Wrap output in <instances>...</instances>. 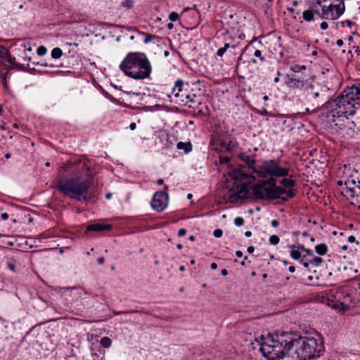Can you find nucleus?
<instances>
[{
    "label": "nucleus",
    "mask_w": 360,
    "mask_h": 360,
    "mask_svg": "<svg viewBox=\"0 0 360 360\" xmlns=\"http://www.w3.org/2000/svg\"><path fill=\"white\" fill-rule=\"evenodd\" d=\"M238 158L242 160L245 165H247L250 169H252V172H254V169H257V167H255V155H248L245 153H240L238 155Z\"/></svg>",
    "instance_id": "dca6fc26"
},
{
    "label": "nucleus",
    "mask_w": 360,
    "mask_h": 360,
    "mask_svg": "<svg viewBox=\"0 0 360 360\" xmlns=\"http://www.w3.org/2000/svg\"><path fill=\"white\" fill-rule=\"evenodd\" d=\"M254 56L255 57L259 58L260 59V60H262V61L264 60V58L262 56V52L258 49L255 51Z\"/></svg>",
    "instance_id": "c9c22d12"
},
{
    "label": "nucleus",
    "mask_w": 360,
    "mask_h": 360,
    "mask_svg": "<svg viewBox=\"0 0 360 360\" xmlns=\"http://www.w3.org/2000/svg\"><path fill=\"white\" fill-rule=\"evenodd\" d=\"M355 53H356L358 55L360 54V47H359V46L356 47Z\"/></svg>",
    "instance_id": "774afa93"
},
{
    "label": "nucleus",
    "mask_w": 360,
    "mask_h": 360,
    "mask_svg": "<svg viewBox=\"0 0 360 360\" xmlns=\"http://www.w3.org/2000/svg\"><path fill=\"white\" fill-rule=\"evenodd\" d=\"M141 312V311L138 310H131V311H119V312H115V314H133V313H138Z\"/></svg>",
    "instance_id": "ea45409f"
},
{
    "label": "nucleus",
    "mask_w": 360,
    "mask_h": 360,
    "mask_svg": "<svg viewBox=\"0 0 360 360\" xmlns=\"http://www.w3.org/2000/svg\"><path fill=\"white\" fill-rule=\"evenodd\" d=\"M136 123H134V122H132V123H131V124H129V129H130L131 130H134V129H136Z\"/></svg>",
    "instance_id": "864d4df0"
},
{
    "label": "nucleus",
    "mask_w": 360,
    "mask_h": 360,
    "mask_svg": "<svg viewBox=\"0 0 360 360\" xmlns=\"http://www.w3.org/2000/svg\"><path fill=\"white\" fill-rule=\"evenodd\" d=\"M120 68L127 76L135 79L148 78L151 72L148 58L140 52L129 53L120 63Z\"/></svg>",
    "instance_id": "39448f33"
},
{
    "label": "nucleus",
    "mask_w": 360,
    "mask_h": 360,
    "mask_svg": "<svg viewBox=\"0 0 360 360\" xmlns=\"http://www.w3.org/2000/svg\"><path fill=\"white\" fill-rule=\"evenodd\" d=\"M210 267L212 269H216L217 268V264L213 262L211 264Z\"/></svg>",
    "instance_id": "bf43d9fd"
},
{
    "label": "nucleus",
    "mask_w": 360,
    "mask_h": 360,
    "mask_svg": "<svg viewBox=\"0 0 360 360\" xmlns=\"http://www.w3.org/2000/svg\"><path fill=\"white\" fill-rule=\"evenodd\" d=\"M285 194H286L288 198H292L295 195V191L292 189L286 190Z\"/></svg>",
    "instance_id": "72a5a7b5"
},
{
    "label": "nucleus",
    "mask_w": 360,
    "mask_h": 360,
    "mask_svg": "<svg viewBox=\"0 0 360 360\" xmlns=\"http://www.w3.org/2000/svg\"><path fill=\"white\" fill-rule=\"evenodd\" d=\"M63 54V51L61 50V49L60 48H54L52 51H51V57L53 58H55V59H57V58H59L61 57Z\"/></svg>",
    "instance_id": "5701e85b"
},
{
    "label": "nucleus",
    "mask_w": 360,
    "mask_h": 360,
    "mask_svg": "<svg viewBox=\"0 0 360 360\" xmlns=\"http://www.w3.org/2000/svg\"><path fill=\"white\" fill-rule=\"evenodd\" d=\"M290 336L287 333H276L261 344L260 351L268 360H290L288 352L291 348Z\"/></svg>",
    "instance_id": "20e7f679"
},
{
    "label": "nucleus",
    "mask_w": 360,
    "mask_h": 360,
    "mask_svg": "<svg viewBox=\"0 0 360 360\" xmlns=\"http://www.w3.org/2000/svg\"><path fill=\"white\" fill-rule=\"evenodd\" d=\"M242 57H243V54H241V55L240 56V57L238 58V62H237V68H238L241 65V64H242V62H241V61H242V60H243V58H242ZM243 63H245V62H243Z\"/></svg>",
    "instance_id": "c03bdc74"
},
{
    "label": "nucleus",
    "mask_w": 360,
    "mask_h": 360,
    "mask_svg": "<svg viewBox=\"0 0 360 360\" xmlns=\"http://www.w3.org/2000/svg\"><path fill=\"white\" fill-rule=\"evenodd\" d=\"M288 269L290 272L293 273L295 271V267L294 266H290Z\"/></svg>",
    "instance_id": "680f3d73"
},
{
    "label": "nucleus",
    "mask_w": 360,
    "mask_h": 360,
    "mask_svg": "<svg viewBox=\"0 0 360 360\" xmlns=\"http://www.w3.org/2000/svg\"><path fill=\"white\" fill-rule=\"evenodd\" d=\"M281 184L285 188H292L295 186V181L294 180L284 178L280 181Z\"/></svg>",
    "instance_id": "4be33fe9"
},
{
    "label": "nucleus",
    "mask_w": 360,
    "mask_h": 360,
    "mask_svg": "<svg viewBox=\"0 0 360 360\" xmlns=\"http://www.w3.org/2000/svg\"><path fill=\"white\" fill-rule=\"evenodd\" d=\"M247 250L249 253H252L255 250V248L253 246H249Z\"/></svg>",
    "instance_id": "5fc2aeb1"
},
{
    "label": "nucleus",
    "mask_w": 360,
    "mask_h": 360,
    "mask_svg": "<svg viewBox=\"0 0 360 360\" xmlns=\"http://www.w3.org/2000/svg\"><path fill=\"white\" fill-rule=\"evenodd\" d=\"M341 25H342V27H345V25H347L349 28H352V26H355V24L352 21H351L349 20H347L345 21L341 22Z\"/></svg>",
    "instance_id": "473e14b6"
},
{
    "label": "nucleus",
    "mask_w": 360,
    "mask_h": 360,
    "mask_svg": "<svg viewBox=\"0 0 360 360\" xmlns=\"http://www.w3.org/2000/svg\"><path fill=\"white\" fill-rule=\"evenodd\" d=\"M173 27H174V25H173V24H172V22H170V23H169V24L167 25V28H168L169 30H172Z\"/></svg>",
    "instance_id": "338daca9"
},
{
    "label": "nucleus",
    "mask_w": 360,
    "mask_h": 360,
    "mask_svg": "<svg viewBox=\"0 0 360 360\" xmlns=\"http://www.w3.org/2000/svg\"><path fill=\"white\" fill-rule=\"evenodd\" d=\"M351 183L352 185H356L360 189V181L356 182L354 179H352Z\"/></svg>",
    "instance_id": "de8ad7c7"
},
{
    "label": "nucleus",
    "mask_w": 360,
    "mask_h": 360,
    "mask_svg": "<svg viewBox=\"0 0 360 360\" xmlns=\"http://www.w3.org/2000/svg\"><path fill=\"white\" fill-rule=\"evenodd\" d=\"M291 348L288 352L290 360H307L319 357L323 346L318 344L313 337H302L292 338L290 337Z\"/></svg>",
    "instance_id": "7ed1b4c3"
},
{
    "label": "nucleus",
    "mask_w": 360,
    "mask_h": 360,
    "mask_svg": "<svg viewBox=\"0 0 360 360\" xmlns=\"http://www.w3.org/2000/svg\"><path fill=\"white\" fill-rule=\"evenodd\" d=\"M309 262L315 266H319L323 262V259L319 257H314L313 259L309 260Z\"/></svg>",
    "instance_id": "393cba45"
},
{
    "label": "nucleus",
    "mask_w": 360,
    "mask_h": 360,
    "mask_svg": "<svg viewBox=\"0 0 360 360\" xmlns=\"http://www.w3.org/2000/svg\"><path fill=\"white\" fill-rule=\"evenodd\" d=\"M155 37H156L155 35L146 33L145 34L144 43L145 44H148L150 41H151L153 39H154Z\"/></svg>",
    "instance_id": "cd10ccee"
},
{
    "label": "nucleus",
    "mask_w": 360,
    "mask_h": 360,
    "mask_svg": "<svg viewBox=\"0 0 360 360\" xmlns=\"http://www.w3.org/2000/svg\"><path fill=\"white\" fill-rule=\"evenodd\" d=\"M223 231L221 229H215L213 232V235L216 238H220L222 236Z\"/></svg>",
    "instance_id": "e433bc0d"
},
{
    "label": "nucleus",
    "mask_w": 360,
    "mask_h": 360,
    "mask_svg": "<svg viewBox=\"0 0 360 360\" xmlns=\"http://www.w3.org/2000/svg\"><path fill=\"white\" fill-rule=\"evenodd\" d=\"M221 274L222 276H226L228 274V271L224 269L221 270Z\"/></svg>",
    "instance_id": "052dcab7"
},
{
    "label": "nucleus",
    "mask_w": 360,
    "mask_h": 360,
    "mask_svg": "<svg viewBox=\"0 0 360 360\" xmlns=\"http://www.w3.org/2000/svg\"><path fill=\"white\" fill-rule=\"evenodd\" d=\"M111 340L108 337H104L101 340V345L105 348H108L111 345Z\"/></svg>",
    "instance_id": "a878e982"
},
{
    "label": "nucleus",
    "mask_w": 360,
    "mask_h": 360,
    "mask_svg": "<svg viewBox=\"0 0 360 360\" xmlns=\"http://www.w3.org/2000/svg\"><path fill=\"white\" fill-rule=\"evenodd\" d=\"M122 6L127 9H129L133 6V1L131 0H124L122 2Z\"/></svg>",
    "instance_id": "c756f323"
},
{
    "label": "nucleus",
    "mask_w": 360,
    "mask_h": 360,
    "mask_svg": "<svg viewBox=\"0 0 360 360\" xmlns=\"http://www.w3.org/2000/svg\"><path fill=\"white\" fill-rule=\"evenodd\" d=\"M236 255L238 257H243V252H242L241 251H240V250H237V251L236 252Z\"/></svg>",
    "instance_id": "4d7b16f0"
},
{
    "label": "nucleus",
    "mask_w": 360,
    "mask_h": 360,
    "mask_svg": "<svg viewBox=\"0 0 360 360\" xmlns=\"http://www.w3.org/2000/svg\"><path fill=\"white\" fill-rule=\"evenodd\" d=\"M231 47L230 44L228 43L224 44V46L219 48L217 52V55L219 57H222L224 53L227 51L228 49Z\"/></svg>",
    "instance_id": "b1692460"
},
{
    "label": "nucleus",
    "mask_w": 360,
    "mask_h": 360,
    "mask_svg": "<svg viewBox=\"0 0 360 360\" xmlns=\"http://www.w3.org/2000/svg\"><path fill=\"white\" fill-rule=\"evenodd\" d=\"M289 168L281 166L280 160L278 159L264 160L257 169H254V173L261 178H266L268 176L285 177L289 175Z\"/></svg>",
    "instance_id": "423d86ee"
},
{
    "label": "nucleus",
    "mask_w": 360,
    "mask_h": 360,
    "mask_svg": "<svg viewBox=\"0 0 360 360\" xmlns=\"http://www.w3.org/2000/svg\"><path fill=\"white\" fill-rule=\"evenodd\" d=\"M37 53L39 56H44L46 53V48L44 46H40L37 48Z\"/></svg>",
    "instance_id": "2f4dec72"
},
{
    "label": "nucleus",
    "mask_w": 360,
    "mask_h": 360,
    "mask_svg": "<svg viewBox=\"0 0 360 360\" xmlns=\"http://www.w3.org/2000/svg\"><path fill=\"white\" fill-rule=\"evenodd\" d=\"M320 27L321 30H326L328 27V25L326 22H322L320 25Z\"/></svg>",
    "instance_id": "37998d69"
},
{
    "label": "nucleus",
    "mask_w": 360,
    "mask_h": 360,
    "mask_svg": "<svg viewBox=\"0 0 360 360\" xmlns=\"http://www.w3.org/2000/svg\"><path fill=\"white\" fill-rule=\"evenodd\" d=\"M345 6L338 2V4H323L321 6V18L325 20H336L345 12Z\"/></svg>",
    "instance_id": "0eeeda50"
},
{
    "label": "nucleus",
    "mask_w": 360,
    "mask_h": 360,
    "mask_svg": "<svg viewBox=\"0 0 360 360\" xmlns=\"http://www.w3.org/2000/svg\"><path fill=\"white\" fill-rule=\"evenodd\" d=\"M347 240L349 243H354L356 241V238L354 236H350L348 237Z\"/></svg>",
    "instance_id": "09e8293b"
},
{
    "label": "nucleus",
    "mask_w": 360,
    "mask_h": 360,
    "mask_svg": "<svg viewBox=\"0 0 360 360\" xmlns=\"http://www.w3.org/2000/svg\"><path fill=\"white\" fill-rule=\"evenodd\" d=\"M245 236L246 237H250V236H252V233H251V231H245Z\"/></svg>",
    "instance_id": "e2e57ef3"
},
{
    "label": "nucleus",
    "mask_w": 360,
    "mask_h": 360,
    "mask_svg": "<svg viewBox=\"0 0 360 360\" xmlns=\"http://www.w3.org/2000/svg\"><path fill=\"white\" fill-rule=\"evenodd\" d=\"M183 86L184 82L181 79H179L175 82V86L172 89V93L176 97L179 96V93L182 91Z\"/></svg>",
    "instance_id": "6ab92c4d"
},
{
    "label": "nucleus",
    "mask_w": 360,
    "mask_h": 360,
    "mask_svg": "<svg viewBox=\"0 0 360 360\" xmlns=\"http://www.w3.org/2000/svg\"><path fill=\"white\" fill-rule=\"evenodd\" d=\"M111 229L112 226L110 224H94L87 226L86 231H103L105 230H110Z\"/></svg>",
    "instance_id": "f3484780"
},
{
    "label": "nucleus",
    "mask_w": 360,
    "mask_h": 360,
    "mask_svg": "<svg viewBox=\"0 0 360 360\" xmlns=\"http://www.w3.org/2000/svg\"><path fill=\"white\" fill-rule=\"evenodd\" d=\"M280 241V239L278 238V236L276 235H273L271 236H270L269 238V243L271 244V245H277Z\"/></svg>",
    "instance_id": "bb28decb"
},
{
    "label": "nucleus",
    "mask_w": 360,
    "mask_h": 360,
    "mask_svg": "<svg viewBox=\"0 0 360 360\" xmlns=\"http://www.w3.org/2000/svg\"><path fill=\"white\" fill-rule=\"evenodd\" d=\"M244 223H245V221H244L243 218H242V217H238L234 219V224L237 226H241L244 224Z\"/></svg>",
    "instance_id": "7c9ffc66"
},
{
    "label": "nucleus",
    "mask_w": 360,
    "mask_h": 360,
    "mask_svg": "<svg viewBox=\"0 0 360 360\" xmlns=\"http://www.w3.org/2000/svg\"><path fill=\"white\" fill-rule=\"evenodd\" d=\"M292 249L290 251V257L295 260H298L301 258V252L295 249V245L290 246Z\"/></svg>",
    "instance_id": "412c9836"
},
{
    "label": "nucleus",
    "mask_w": 360,
    "mask_h": 360,
    "mask_svg": "<svg viewBox=\"0 0 360 360\" xmlns=\"http://www.w3.org/2000/svg\"><path fill=\"white\" fill-rule=\"evenodd\" d=\"M322 3H323V0L311 2L309 8L302 13L303 19L307 22H311L314 20L315 15L321 18Z\"/></svg>",
    "instance_id": "9b49d317"
},
{
    "label": "nucleus",
    "mask_w": 360,
    "mask_h": 360,
    "mask_svg": "<svg viewBox=\"0 0 360 360\" xmlns=\"http://www.w3.org/2000/svg\"><path fill=\"white\" fill-rule=\"evenodd\" d=\"M104 262H105L104 257H100L98 259V263L101 265L103 264L104 263Z\"/></svg>",
    "instance_id": "6e6d98bb"
},
{
    "label": "nucleus",
    "mask_w": 360,
    "mask_h": 360,
    "mask_svg": "<svg viewBox=\"0 0 360 360\" xmlns=\"http://www.w3.org/2000/svg\"><path fill=\"white\" fill-rule=\"evenodd\" d=\"M6 244L8 245V246H13L14 245V241H12V240H10V241H8L6 243Z\"/></svg>",
    "instance_id": "69168bd1"
},
{
    "label": "nucleus",
    "mask_w": 360,
    "mask_h": 360,
    "mask_svg": "<svg viewBox=\"0 0 360 360\" xmlns=\"http://www.w3.org/2000/svg\"><path fill=\"white\" fill-rule=\"evenodd\" d=\"M295 249H296V250H298V251H300V252H301V251H304L305 248H304V245H302V244H298V245H295Z\"/></svg>",
    "instance_id": "79ce46f5"
},
{
    "label": "nucleus",
    "mask_w": 360,
    "mask_h": 360,
    "mask_svg": "<svg viewBox=\"0 0 360 360\" xmlns=\"http://www.w3.org/2000/svg\"><path fill=\"white\" fill-rule=\"evenodd\" d=\"M279 225V221L276 219H274L271 221V226L273 227H277Z\"/></svg>",
    "instance_id": "49530a36"
},
{
    "label": "nucleus",
    "mask_w": 360,
    "mask_h": 360,
    "mask_svg": "<svg viewBox=\"0 0 360 360\" xmlns=\"http://www.w3.org/2000/svg\"><path fill=\"white\" fill-rule=\"evenodd\" d=\"M300 262L305 268H308L309 265L310 264L309 261V262H304L303 259H301Z\"/></svg>",
    "instance_id": "a18cd8bd"
},
{
    "label": "nucleus",
    "mask_w": 360,
    "mask_h": 360,
    "mask_svg": "<svg viewBox=\"0 0 360 360\" xmlns=\"http://www.w3.org/2000/svg\"><path fill=\"white\" fill-rule=\"evenodd\" d=\"M219 164H224V163H229L230 162V158L225 156H220L219 157Z\"/></svg>",
    "instance_id": "f704fd0d"
},
{
    "label": "nucleus",
    "mask_w": 360,
    "mask_h": 360,
    "mask_svg": "<svg viewBox=\"0 0 360 360\" xmlns=\"http://www.w3.org/2000/svg\"><path fill=\"white\" fill-rule=\"evenodd\" d=\"M360 106V86L344 90L335 99L326 105L328 110V117L348 118L355 114L356 105Z\"/></svg>",
    "instance_id": "f257e3e1"
},
{
    "label": "nucleus",
    "mask_w": 360,
    "mask_h": 360,
    "mask_svg": "<svg viewBox=\"0 0 360 360\" xmlns=\"http://www.w3.org/2000/svg\"><path fill=\"white\" fill-rule=\"evenodd\" d=\"M340 307H341V309L344 311L347 309V307L342 302H340L339 304H335L333 306V307L335 309H338Z\"/></svg>",
    "instance_id": "58836bf2"
},
{
    "label": "nucleus",
    "mask_w": 360,
    "mask_h": 360,
    "mask_svg": "<svg viewBox=\"0 0 360 360\" xmlns=\"http://www.w3.org/2000/svg\"><path fill=\"white\" fill-rule=\"evenodd\" d=\"M303 90L307 101L311 103L314 107L318 108L321 105H322L323 100H319L320 91H322L319 86H315L314 84L308 82Z\"/></svg>",
    "instance_id": "6e6552de"
},
{
    "label": "nucleus",
    "mask_w": 360,
    "mask_h": 360,
    "mask_svg": "<svg viewBox=\"0 0 360 360\" xmlns=\"http://www.w3.org/2000/svg\"><path fill=\"white\" fill-rule=\"evenodd\" d=\"M229 175L235 180L234 184L241 183L244 180H248V183L255 180V176L251 174H248L243 172L240 169H233L229 172Z\"/></svg>",
    "instance_id": "4468645a"
},
{
    "label": "nucleus",
    "mask_w": 360,
    "mask_h": 360,
    "mask_svg": "<svg viewBox=\"0 0 360 360\" xmlns=\"http://www.w3.org/2000/svg\"><path fill=\"white\" fill-rule=\"evenodd\" d=\"M308 82L304 77L296 74L288 75L285 84L290 88L304 89Z\"/></svg>",
    "instance_id": "ddd939ff"
},
{
    "label": "nucleus",
    "mask_w": 360,
    "mask_h": 360,
    "mask_svg": "<svg viewBox=\"0 0 360 360\" xmlns=\"http://www.w3.org/2000/svg\"><path fill=\"white\" fill-rule=\"evenodd\" d=\"M336 44L338 46H342L343 45V41L342 39H338L337 40Z\"/></svg>",
    "instance_id": "13d9d810"
},
{
    "label": "nucleus",
    "mask_w": 360,
    "mask_h": 360,
    "mask_svg": "<svg viewBox=\"0 0 360 360\" xmlns=\"http://www.w3.org/2000/svg\"><path fill=\"white\" fill-rule=\"evenodd\" d=\"M1 217L3 220H7L8 219V214L7 213H2Z\"/></svg>",
    "instance_id": "3c124183"
},
{
    "label": "nucleus",
    "mask_w": 360,
    "mask_h": 360,
    "mask_svg": "<svg viewBox=\"0 0 360 360\" xmlns=\"http://www.w3.org/2000/svg\"><path fill=\"white\" fill-rule=\"evenodd\" d=\"M179 18V15L176 12H172L170 13V14L169 15V19L172 21V22H175L176 20H178Z\"/></svg>",
    "instance_id": "c85d7f7f"
},
{
    "label": "nucleus",
    "mask_w": 360,
    "mask_h": 360,
    "mask_svg": "<svg viewBox=\"0 0 360 360\" xmlns=\"http://www.w3.org/2000/svg\"><path fill=\"white\" fill-rule=\"evenodd\" d=\"M7 266L10 270L15 271V264L13 262L8 261L7 262Z\"/></svg>",
    "instance_id": "4c0bfd02"
},
{
    "label": "nucleus",
    "mask_w": 360,
    "mask_h": 360,
    "mask_svg": "<svg viewBox=\"0 0 360 360\" xmlns=\"http://www.w3.org/2000/svg\"><path fill=\"white\" fill-rule=\"evenodd\" d=\"M234 147V144L233 143V142L231 141H229V144H228V147H227V149L229 150H231Z\"/></svg>",
    "instance_id": "603ef678"
},
{
    "label": "nucleus",
    "mask_w": 360,
    "mask_h": 360,
    "mask_svg": "<svg viewBox=\"0 0 360 360\" xmlns=\"http://www.w3.org/2000/svg\"><path fill=\"white\" fill-rule=\"evenodd\" d=\"M255 198L259 200H273L278 199L281 195L285 194L286 190L276 185L274 188H267L265 190V193H262L259 191V188L255 191Z\"/></svg>",
    "instance_id": "9d476101"
},
{
    "label": "nucleus",
    "mask_w": 360,
    "mask_h": 360,
    "mask_svg": "<svg viewBox=\"0 0 360 360\" xmlns=\"http://www.w3.org/2000/svg\"><path fill=\"white\" fill-rule=\"evenodd\" d=\"M276 176H270L269 179L266 180L259 181L253 188V194L255 197V191L257 188H259V191L262 193H265V190L267 188H274L276 185V180L275 179Z\"/></svg>",
    "instance_id": "2eb2a0df"
},
{
    "label": "nucleus",
    "mask_w": 360,
    "mask_h": 360,
    "mask_svg": "<svg viewBox=\"0 0 360 360\" xmlns=\"http://www.w3.org/2000/svg\"><path fill=\"white\" fill-rule=\"evenodd\" d=\"M176 147L179 150H184L186 153L192 150V144L191 142H179Z\"/></svg>",
    "instance_id": "a211bd4d"
},
{
    "label": "nucleus",
    "mask_w": 360,
    "mask_h": 360,
    "mask_svg": "<svg viewBox=\"0 0 360 360\" xmlns=\"http://www.w3.org/2000/svg\"><path fill=\"white\" fill-rule=\"evenodd\" d=\"M157 183L158 185H162L164 184V180L162 179H160L158 180Z\"/></svg>",
    "instance_id": "0e129e2a"
},
{
    "label": "nucleus",
    "mask_w": 360,
    "mask_h": 360,
    "mask_svg": "<svg viewBox=\"0 0 360 360\" xmlns=\"http://www.w3.org/2000/svg\"><path fill=\"white\" fill-rule=\"evenodd\" d=\"M167 190L168 186L165 185L163 191L156 192L154 194L151 200V206L155 211L162 212L166 208L168 200V195L166 192Z\"/></svg>",
    "instance_id": "1a4fd4ad"
},
{
    "label": "nucleus",
    "mask_w": 360,
    "mask_h": 360,
    "mask_svg": "<svg viewBox=\"0 0 360 360\" xmlns=\"http://www.w3.org/2000/svg\"><path fill=\"white\" fill-rule=\"evenodd\" d=\"M186 230L185 229H181L178 231V236L179 237L184 236L186 234Z\"/></svg>",
    "instance_id": "a19ab883"
},
{
    "label": "nucleus",
    "mask_w": 360,
    "mask_h": 360,
    "mask_svg": "<svg viewBox=\"0 0 360 360\" xmlns=\"http://www.w3.org/2000/svg\"><path fill=\"white\" fill-rule=\"evenodd\" d=\"M248 184L249 183L241 182L235 184L236 186V191L230 195V200L231 202L237 201L240 198H248L249 194Z\"/></svg>",
    "instance_id": "f8f14e48"
},
{
    "label": "nucleus",
    "mask_w": 360,
    "mask_h": 360,
    "mask_svg": "<svg viewBox=\"0 0 360 360\" xmlns=\"http://www.w3.org/2000/svg\"><path fill=\"white\" fill-rule=\"evenodd\" d=\"M91 184L90 180H81L79 176L65 179L58 178L54 188L71 199L88 202L96 198V193L91 189Z\"/></svg>",
    "instance_id": "f03ea898"
},
{
    "label": "nucleus",
    "mask_w": 360,
    "mask_h": 360,
    "mask_svg": "<svg viewBox=\"0 0 360 360\" xmlns=\"http://www.w3.org/2000/svg\"><path fill=\"white\" fill-rule=\"evenodd\" d=\"M315 251L319 255H325L328 252V247L324 243H321L315 246Z\"/></svg>",
    "instance_id": "aec40b11"
},
{
    "label": "nucleus",
    "mask_w": 360,
    "mask_h": 360,
    "mask_svg": "<svg viewBox=\"0 0 360 360\" xmlns=\"http://www.w3.org/2000/svg\"><path fill=\"white\" fill-rule=\"evenodd\" d=\"M304 252L306 253L307 255H309V256L313 255V252L310 249L305 248Z\"/></svg>",
    "instance_id": "8fccbe9b"
}]
</instances>
